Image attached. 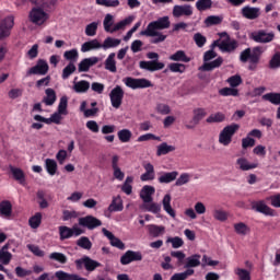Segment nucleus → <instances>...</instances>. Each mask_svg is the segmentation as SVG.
<instances>
[{
	"mask_svg": "<svg viewBox=\"0 0 280 280\" xmlns=\"http://www.w3.org/2000/svg\"><path fill=\"white\" fill-rule=\"evenodd\" d=\"M262 100L265 102H270V104H273L275 106L280 105V93L277 92H270L262 95Z\"/></svg>",
	"mask_w": 280,
	"mask_h": 280,
	"instance_id": "41",
	"label": "nucleus"
},
{
	"mask_svg": "<svg viewBox=\"0 0 280 280\" xmlns=\"http://www.w3.org/2000/svg\"><path fill=\"white\" fill-rule=\"evenodd\" d=\"M254 211H257L258 213H264V215H273V210L272 208L268 207L266 202L264 201H258L253 205Z\"/></svg>",
	"mask_w": 280,
	"mask_h": 280,
	"instance_id": "27",
	"label": "nucleus"
},
{
	"mask_svg": "<svg viewBox=\"0 0 280 280\" xmlns=\"http://www.w3.org/2000/svg\"><path fill=\"white\" fill-rule=\"evenodd\" d=\"M222 62H224V59L222 57H218L215 60L211 62H205L199 70L200 71H213V69H220L222 67Z\"/></svg>",
	"mask_w": 280,
	"mask_h": 280,
	"instance_id": "24",
	"label": "nucleus"
},
{
	"mask_svg": "<svg viewBox=\"0 0 280 280\" xmlns=\"http://www.w3.org/2000/svg\"><path fill=\"white\" fill-rule=\"evenodd\" d=\"M8 248H10V245L5 244L0 249V264H2L3 266H8V264L12 261V253L8 252Z\"/></svg>",
	"mask_w": 280,
	"mask_h": 280,
	"instance_id": "32",
	"label": "nucleus"
},
{
	"mask_svg": "<svg viewBox=\"0 0 280 280\" xmlns=\"http://www.w3.org/2000/svg\"><path fill=\"white\" fill-rule=\"evenodd\" d=\"M105 69L110 73H117V61L115 60V52L108 55L105 60Z\"/></svg>",
	"mask_w": 280,
	"mask_h": 280,
	"instance_id": "36",
	"label": "nucleus"
},
{
	"mask_svg": "<svg viewBox=\"0 0 280 280\" xmlns=\"http://www.w3.org/2000/svg\"><path fill=\"white\" fill-rule=\"evenodd\" d=\"M234 231L237 233V235H247L250 233V228H248L246 223L240 222L234 224Z\"/></svg>",
	"mask_w": 280,
	"mask_h": 280,
	"instance_id": "52",
	"label": "nucleus"
},
{
	"mask_svg": "<svg viewBox=\"0 0 280 280\" xmlns=\"http://www.w3.org/2000/svg\"><path fill=\"white\" fill-rule=\"evenodd\" d=\"M77 246H79V248H83V250H91V248H93V243L91 242L89 236H81L77 241Z\"/></svg>",
	"mask_w": 280,
	"mask_h": 280,
	"instance_id": "48",
	"label": "nucleus"
},
{
	"mask_svg": "<svg viewBox=\"0 0 280 280\" xmlns=\"http://www.w3.org/2000/svg\"><path fill=\"white\" fill-rule=\"evenodd\" d=\"M124 89L120 85H116L109 93V100L113 108H121V104L124 103Z\"/></svg>",
	"mask_w": 280,
	"mask_h": 280,
	"instance_id": "11",
	"label": "nucleus"
},
{
	"mask_svg": "<svg viewBox=\"0 0 280 280\" xmlns=\"http://www.w3.org/2000/svg\"><path fill=\"white\" fill-rule=\"evenodd\" d=\"M261 54H264V47L261 46H256L253 49L246 48L241 52L240 60L244 63L249 61L248 70L255 71L261 60Z\"/></svg>",
	"mask_w": 280,
	"mask_h": 280,
	"instance_id": "1",
	"label": "nucleus"
},
{
	"mask_svg": "<svg viewBox=\"0 0 280 280\" xmlns=\"http://www.w3.org/2000/svg\"><path fill=\"white\" fill-rule=\"evenodd\" d=\"M176 147L167 144V142H162L158 145L156 156H165V154H170V152H174Z\"/></svg>",
	"mask_w": 280,
	"mask_h": 280,
	"instance_id": "37",
	"label": "nucleus"
},
{
	"mask_svg": "<svg viewBox=\"0 0 280 280\" xmlns=\"http://www.w3.org/2000/svg\"><path fill=\"white\" fill-rule=\"evenodd\" d=\"M45 170L49 176H56V173L58 172V162L54 159H46Z\"/></svg>",
	"mask_w": 280,
	"mask_h": 280,
	"instance_id": "35",
	"label": "nucleus"
},
{
	"mask_svg": "<svg viewBox=\"0 0 280 280\" xmlns=\"http://www.w3.org/2000/svg\"><path fill=\"white\" fill-rule=\"evenodd\" d=\"M241 14L244 19H247L248 21H255L261 16V9L257 7H250V5H245L241 10Z\"/></svg>",
	"mask_w": 280,
	"mask_h": 280,
	"instance_id": "15",
	"label": "nucleus"
},
{
	"mask_svg": "<svg viewBox=\"0 0 280 280\" xmlns=\"http://www.w3.org/2000/svg\"><path fill=\"white\" fill-rule=\"evenodd\" d=\"M97 22H92L88 24L85 27L86 36H95V34H97Z\"/></svg>",
	"mask_w": 280,
	"mask_h": 280,
	"instance_id": "63",
	"label": "nucleus"
},
{
	"mask_svg": "<svg viewBox=\"0 0 280 280\" xmlns=\"http://www.w3.org/2000/svg\"><path fill=\"white\" fill-rule=\"evenodd\" d=\"M194 269H187L184 272L175 273L171 277V280H187V278L194 275Z\"/></svg>",
	"mask_w": 280,
	"mask_h": 280,
	"instance_id": "58",
	"label": "nucleus"
},
{
	"mask_svg": "<svg viewBox=\"0 0 280 280\" xmlns=\"http://www.w3.org/2000/svg\"><path fill=\"white\" fill-rule=\"evenodd\" d=\"M147 58H149L150 61H140V69H143L144 71H150L151 73L165 69V63L159 61V54L148 52Z\"/></svg>",
	"mask_w": 280,
	"mask_h": 280,
	"instance_id": "2",
	"label": "nucleus"
},
{
	"mask_svg": "<svg viewBox=\"0 0 280 280\" xmlns=\"http://www.w3.org/2000/svg\"><path fill=\"white\" fill-rule=\"evenodd\" d=\"M219 94L222 95L223 97H237L240 95V91L234 88H223L219 91Z\"/></svg>",
	"mask_w": 280,
	"mask_h": 280,
	"instance_id": "55",
	"label": "nucleus"
},
{
	"mask_svg": "<svg viewBox=\"0 0 280 280\" xmlns=\"http://www.w3.org/2000/svg\"><path fill=\"white\" fill-rule=\"evenodd\" d=\"M238 46L240 45L237 44V40L232 39L229 42V39H226L220 43L219 49H221L224 54H231L235 51V49H237Z\"/></svg>",
	"mask_w": 280,
	"mask_h": 280,
	"instance_id": "23",
	"label": "nucleus"
},
{
	"mask_svg": "<svg viewBox=\"0 0 280 280\" xmlns=\"http://www.w3.org/2000/svg\"><path fill=\"white\" fill-rule=\"evenodd\" d=\"M100 62V58L90 57L80 61L78 71L79 73H86L90 71L91 67H95Z\"/></svg>",
	"mask_w": 280,
	"mask_h": 280,
	"instance_id": "18",
	"label": "nucleus"
},
{
	"mask_svg": "<svg viewBox=\"0 0 280 280\" xmlns=\"http://www.w3.org/2000/svg\"><path fill=\"white\" fill-rule=\"evenodd\" d=\"M84 231L80 229L78 225H73L72 228H69L67 225L59 226V238L61 242H65V240H71V237H80V235H83Z\"/></svg>",
	"mask_w": 280,
	"mask_h": 280,
	"instance_id": "7",
	"label": "nucleus"
},
{
	"mask_svg": "<svg viewBox=\"0 0 280 280\" xmlns=\"http://www.w3.org/2000/svg\"><path fill=\"white\" fill-rule=\"evenodd\" d=\"M212 5H213V1H211V0H198L196 2V8L199 12H205L207 10H211Z\"/></svg>",
	"mask_w": 280,
	"mask_h": 280,
	"instance_id": "53",
	"label": "nucleus"
},
{
	"mask_svg": "<svg viewBox=\"0 0 280 280\" xmlns=\"http://www.w3.org/2000/svg\"><path fill=\"white\" fill-rule=\"evenodd\" d=\"M192 124L194 125H186L187 130H194L200 121L207 116V109L202 107H197L192 110Z\"/></svg>",
	"mask_w": 280,
	"mask_h": 280,
	"instance_id": "17",
	"label": "nucleus"
},
{
	"mask_svg": "<svg viewBox=\"0 0 280 280\" xmlns=\"http://www.w3.org/2000/svg\"><path fill=\"white\" fill-rule=\"evenodd\" d=\"M109 213H117L119 211H124V199L121 196L113 197L110 205L107 208Z\"/></svg>",
	"mask_w": 280,
	"mask_h": 280,
	"instance_id": "22",
	"label": "nucleus"
},
{
	"mask_svg": "<svg viewBox=\"0 0 280 280\" xmlns=\"http://www.w3.org/2000/svg\"><path fill=\"white\" fill-rule=\"evenodd\" d=\"M226 119V116L222 114V112H218L215 114H211L207 119V124H222Z\"/></svg>",
	"mask_w": 280,
	"mask_h": 280,
	"instance_id": "45",
	"label": "nucleus"
},
{
	"mask_svg": "<svg viewBox=\"0 0 280 280\" xmlns=\"http://www.w3.org/2000/svg\"><path fill=\"white\" fill-rule=\"evenodd\" d=\"M240 130V125L232 124L223 128V130L219 135V143L221 145H231V142L233 141V136L235 132Z\"/></svg>",
	"mask_w": 280,
	"mask_h": 280,
	"instance_id": "4",
	"label": "nucleus"
},
{
	"mask_svg": "<svg viewBox=\"0 0 280 280\" xmlns=\"http://www.w3.org/2000/svg\"><path fill=\"white\" fill-rule=\"evenodd\" d=\"M168 69L172 73H185L187 67L185 63L173 62L168 65Z\"/></svg>",
	"mask_w": 280,
	"mask_h": 280,
	"instance_id": "57",
	"label": "nucleus"
},
{
	"mask_svg": "<svg viewBox=\"0 0 280 280\" xmlns=\"http://www.w3.org/2000/svg\"><path fill=\"white\" fill-rule=\"evenodd\" d=\"M79 226L93 231L97 226H102V221L93 215H86L79 218Z\"/></svg>",
	"mask_w": 280,
	"mask_h": 280,
	"instance_id": "13",
	"label": "nucleus"
},
{
	"mask_svg": "<svg viewBox=\"0 0 280 280\" xmlns=\"http://www.w3.org/2000/svg\"><path fill=\"white\" fill-rule=\"evenodd\" d=\"M45 94H46V96L43 98V103L46 106H54V104H56V100H57L56 91L51 88H48L45 90Z\"/></svg>",
	"mask_w": 280,
	"mask_h": 280,
	"instance_id": "31",
	"label": "nucleus"
},
{
	"mask_svg": "<svg viewBox=\"0 0 280 280\" xmlns=\"http://www.w3.org/2000/svg\"><path fill=\"white\" fill-rule=\"evenodd\" d=\"M55 277L57 280H86V278H82L77 273H69L67 271H56Z\"/></svg>",
	"mask_w": 280,
	"mask_h": 280,
	"instance_id": "25",
	"label": "nucleus"
},
{
	"mask_svg": "<svg viewBox=\"0 0 280 280\" xmlns=\"http://www.w3.org/2000/svg\"><path fill=\"white\" fill-rule=\"evenodd\" d=\"M156 191V189L153 186L150 185H145L142 187L141 191H140V198L141 200L148 205L150 202H152L153 198L152 196H154V192Z\"/></svg>",
	"mask_w": 280,
	"mask_h": 280,
	"instance_id": "20",
	"label": "nucleus"
},
{
	"mask_svg": "<svg viewBox=\"0 0 280 280\" xmlns=\"http://www.w3.org/2000/svg\"><path fill=\"white\" fill-rule=\"evenodd\" d=\"M147 228L151 237H161L165 234V226L163 225L149 224Z\"/></svg>",
	"mask_w": 280,
	"mask_h": 280,
	"instance_id": "33",
	"label": "nucleus"
},
{
	"mask_svg": "<svg viewBox=\"0 0 280 280\" xmlns=\"http://www.w3.org/2000/svg\"><path fill=\"white\" fill-rule=\"evenodd\" d=\"M122 82L128 89H132L133 91L137 89H150L152 86V82L145 78L135 79L132 77H127L122 79Z\"/></svg>",
	"mask_w": 280,
	"mask_h": 280,
	"instance_id": "8",
	"label": "nucleus"
},
{
	"mask_svg": "<svg viewBox=\"0 0 280 280\" xmlns=\"http://www.w3.org/2000/svg\"><path fill=\"white\" fill-rule=\"evenodd\" d=\"M235 275L240 278V280H250V271L242 268L235 269Z\"/></svg>",
	"mask_w": 280,
	"mask_h": 280,
	"instance_id": "62",
	"label": "nucleus"
},
{
	"mask_svg": "<svg viewBox=\"0 0 280 280\" xmlns=\"http://www.w3.org/2000/svg\"><path fill=\"white\" fill-rule=\"evenodd\" d=\"M115 25V18L110 13L105 15L103 27L107 34H113V26Z\"/></svg>",
	"mask_w": 280,
	"mask_h": 280,
	"instance_id": "44",
	"label": "nucleus"
},
{
	"mask_svg": "<svg viewBox=\"0 0 280 280\" xmlns=\"http://www.w3.org/2000/svg\"><path fill=\"white\" fill-rule=\"evenodd\" d=\"M280 67V54H275L269 61V69H279Z\"/></svg>",
	"mask_w": 280,
	"mask_h": 280,
	"instance_id": "64",
	"label": "nucleus"
},
{
	"mask_svg": "<svg viewBox=\"0 0 280 280\" xmlns=\"http://www.w3.org/2000/svg\"><path fill=\"white\" fill-rule=\"evenodd\" d=\"M236 165L238 166V170L242 172H248L250 170H256L257 164L253 163L250 164L246 158H240L236 160Z\"/></svg>",
	"mask_w": 280,
	"mask_h": 280,
	"instance_id": "34",
	"label": "nucleus"
},
{
	"mask_svg": "<svg viewBox=\"0 0 280 280\" xmlns=\"http://www.w3.org/2000/svg\"><path fill=\"white\" fill-rule=\"evenodd\" d=\"M10 172L13 178H15V180H18L20 185H25V173L23 172V170L10 166Z\"/></svg>",
	"mask_w": 280,
	"mask_h": 280,
	"instance_id": "40",
	"label": "nucleus"
},
{
	"mask_svg": "<svg viewBox=\"0 0 280 280\" xmlns=\"http://www.w3.org/2000/svg\"><path fill=\"white\" fill-rule=\"evenodd\" d=\"M51 261H58V264H67V256L59 252H54L49 255Z\"/></svg>",
	"mask_w": 280,
	"mask_h": 280,
	"instance_id": "56",
	"label": "nucleus"
},
{
	"mask_svg": "<svg viewBox=\"0 0 280 280\" xmlns=\"http://www.w3.org/2000/svg\"><path fill=\"white\" fill-rule=\"evenodd\" d=\"M249 38L254 40V43H260L262 45H266L268 43H272L275 40V32L266 31V30H259L249 35Z\"/></svg>",
	"mask_w": 280,
	"mask_h": 280,
	"instance_id": "9",
	"label": "nucleus"
},
{
	"mask_svg": "<svg viewBox=\"0 0 280 280\" xmlns=\"http://www.w3.org/2000/svg\"><path fill=\"white\" fill-rule=\"evenodd\" d=\"M67 106H69V98L67 96H61L58 105L59 115H67Z\"/></svg>",
	"mask_w": 280,
	"mask_h": 280,
	"instance_id": "59",
	"label": "nucleus"
},
{
	"mask_svg": "<svg viewBox=\"0 0 280 280\" xmlns=\"http://www.w3.org/2000/svg\"><path fill=\"white\" fill-rule=\"evenodd\" d=\"M74 265L77 270H82L83 268H85L88 272H93L96 268L102 267V264L100 261L93 260L89 256H83L82 258L77 259L74 261Z\"/></svg>",
	"mask_w": 280,
	"mask_h": 280,
	"instance_id": "5",
	"label": "nucleus"
},
{
	"mask_svg": "<svg viewBox=\"0 0 280 280\" xmlns=\"http://www.w3.org/2000/svg\"><path fill=\"white\" fill-rule=\"evenodd\" d=\"M163 209L171 215V218H176V211L172 208V196L170 194L165 195L162 200Z\"/></svg>",
	"mask_w": 280,
	"mask_h": 280,
	"instance_id": "28",
	"label": "nucleus"
},
{
	"mask_svg": "<svg viewBox=\"0 0 280 280\" xmlns=\"http://www.w3.org/2000/svg\"><path fill=\"white\" fill-rule=\"evenodd\" d=\"M101 45L103 49H112L113 47H119V45H121V39L107 37Z\"/></svg>",
	"mask_w": 280,
	"mask_h": 280,
	"instance_id": "46",
	"label": "nucleus"
},
{
	"mask_svg": "<svg viewBox=\"0 0 280 280\" xmlns=\"http://www.w3.org/2000/svg\"><path fill=\"white\" fill-rule=\"evenodd\" d=\"M43 222V214L40 212H36L35 215L31 217L28 220V224L31 229H38Z\"/></svg>",
	"mask_w": 280,
	"mask_h": 280,
	"instance_id": "50",
	"label": "nucleus"
},
{
	"mask_svg": "<svg viewBox=\"0 0 280 280\" xmlns=\"http://www.w3.org/2000/svg\"><path fill=\"white\" fill-rule=\"evenodd\" d=\"M117 135L121 143H128L132 139V131L130 129H121Z\"/></svg>",
	"mask_w": 280,
	"mask_h": 280,
	"instance_id": "51",
	"label": "nucleus"
},
{
	"mask_svg": "<svg viewBox=\"0 0 280 280\" xmlns=\"http://www.w3.org/2000/svg\"><path fill=\"white\" fill-rule=\"evenodd\" d=\"M75 63L69 62L67 67L63 68L61 78L62 80H69L73 73H75Z\"/></svg>",
	"mask_w": 280,
	"mask_h": 280,
	"instance_id": "49",
	"label": "nucleus"
},
{
	"mask_svg": "<svg viewBox=\"0 0 280 280\" xmlns=\"http://www.w3.org/2000/svg\"><path fill=\"white\" fill-rule=\"evenodd\" d=\"M143 255L141 252H135V250H127L121 257H120V264L121 266H128L129 264H132V261H142Z\"/></svg>",
	"mask_w": 280,
	"mask_h": 280,
	"instance_id": "14",
	"label": "nucleus"
},
{
	"mask_svg": "<svg viewBox=\"0 0 280 280\" xmlns=\"http://www.w3.org/2000/svg\"><path fill=\"white\" fill-rule=\"evenodd\" d=\"M93 49H102V44L97 39H92L90 42H85L81 46V51L86 54L88 51H93Z\"/></svg>",
	"mask_w": 280,
	"mask_h": 280,
	"instance_id": "29",
	"label": "nucleus"
},
{
	"mask_svg": "<svg viewBox=\"0 0 280 280\" xmlns=\"http://www.w3.org/2000/svg\"><path fill=\"white\" fill-rule=\"evenodd\" d=\"M194 14V8L191 4L179 5L176 4L173 7V16L174 19H180V16H191Z\"/></svg>",
	"mask_w": 280,
	"mask_h": 280,
	"instance_id": "16",
	"label": "nucleus"
},
{
	"mask_svg": "<svg viewBox=\"0 0 280 280\" xmlns=\"http://www.w3.org/2000/svg\"><path fill=\"white\" fill-rule=\"evenodd\" d=\"M12 27H14V16H7L0 20V40L10 38L12 34Z\"/></svg>",
	"mask_w": 280,
	"mask_h": 280,
	"instance_id": "10",
	"label": "nucleus"
},
{
	"mask_svg": "<svg viewBox=\"0 0 280 280\" xmlns=\"http://www.w3.org/2000/svg\"><path fill=\"white\" fill-rule=\"evenodd\" d=\"M97 5H103L104 8H119V0H96Z\"/></svg>",
	"mask_w": 280,
	"mask_h": 280,
	"instance_id": "61",
	"label": "nucleus"
},
{
	"mask_svg": "<svg viewBox=\"0 0 280 280\" xmlns=\"http://www.w3.org/2000/svg\"><path fill=\"white\" fill-rule=\"evenodd\" d=\"M0 217L1 218H12V202L10 200H2L0 202Z\"/></svg>",
	"mask_w": 280,
	"mask_h": 280,
	"instance_id": "26",
	"label": "nucleus"
},
{
	"mask_svg": "<svg viewBox=\"0 0 280 280\" xmlns=\"http://www.w3.org/2000/svg\"><path fill=\"white\" fill-rule=\"evenodd\" d=\"M49 73V63L45 59L37 60V63L32 67L26 75H47Z\"/></svg>",
	"mask_w": 280,
	"mask_h": 280,
	"instance_id": "12",
	"label": "nucleus"
},
{
	"mask_svg": "<svg viewBox=\"0 0 280 280\" xmlns=\"http://www.w3.org/2000/svg\"><path fill=\"white\" fill-rule=\"evenodd\" d=\"M168 60H172L173 62H191V58L185 54V50H177L168 57Z\"/></svg>",
	"mask_w": 280,
	"mask_h": 280,
	"instance_id": "30",
	"label": "nucleus"
},
{
	"mask_svg": "<svg viewBox=\"0 0 280 280\" xmlns=\"http://www.w3.org/2000/svg\"><path fill=\"white\" fill-rule=\"evenodd\" d=\"M178 178V171L173 172H162L158 178L161 185H170V183H174Z\"/></svg>",
	"mask_w": 280,
	"mask_h": 280,
	"instance_id": "19",
	"label": "nucleus"
},
{
	"mask_svg": "<svg viewBox=\"0 0 280 280\" xmlns=\"http://www.w3.org/2000/svg\"><path fill=\"white\" fill-rule=\"evenodd\" d=\"M170 18L163 16L159 18L156 21L150 22L147 28L142 32H149V34L154 35L155 32H159L161 30H170Z\"/></svg>",
	"mask_w": 280,
	"mask_h": 280,
	"instance_id": "6",
	"label": "nucleus"
},
{
	"mask_svg": "<svg viewBox=\"0 0 280 280\" xmlns=\"http://www.w3.org/2000/svg\"><path fill=\"white\" fill-rule=\"evenodd\" d=\"M28 21L33 23V25H45L47 21H49V14L45 12L42 5L33 8L28 13Z\"/></svg>",
	"mask_w": 280,
	"mask_h": 280,
	"instance_id": "3",
	"label": "nucleus"
},
{
	"mask_svg": "<svg viewBox=\"0 0 280 280\" xmlns=\"http://www.w3.org/2000/svg\"><path fill=\"white\" fill-rule=\"evenodd\" d=\"M198 266H200V255L195 254L186 258V264L184 268L191 270V268H198Z\"/></svg>",
	"mask_w": 280,
	"mask_h": 280,
	"instance_id": "38",
	"label": "nucleus"
},
{
	"mask_svg": "<svg viewBox=\"0 0 280 280\" xmlns=\"http://www.w3.org/2000/svg\"><path fill=\"white\" fill-rule=\"evenodd\" d=\"M224 18L222 15H209L205 20L206 27H211L213 25H221Z\"/></svg>",
	"mask_w": 280,
	"mask_h": 280,
	"instance_id": "43",
	"label": "nucleus"
},
{
	"mask_svg": "<svg viewBox=\"0 0 280 280\" xmlns=\"http://www.w3.org/2000/svg\"><path fill=\"white\" fill-rule=\"evenodd\" d=\"M132 183H135V177L127 176L121 186V191L127 196H130V194H132Z\"/></svg>",
	"mask_w": 280,
	"mask_h": 280,
	"instance_id": "47",
	"label": "nucleus"
},
{
	"mask_svg": "<svg viewBox=\"0 0 280 280\" xmlns=\"http://www.w3.org/2000/svg\"><path fill=\"white\" fill-rule=\"evenodd\" d=\"M171 257L177 259L176 266L180 267L185 264V257H187V255H185V252L183 250H172Z\"/></svg>",
	"mask_w": 280,
	"mask_h": 280,
	"instance_id": "54",
	"label": "nucleus"
},
{
	"mask_svg": "<svg viewBox=\"0 0 280 280\" xmlns=\"http://www.w3.org/2000/svg\"><path fill=\"white\" fill-rule=\"evenodd\" d=\"M132 21H135V16L129 15L125 20H121L120 22L116 23L113 26V34H115V32H119V30H126V27H128V25H130Z\"/></svg>",
	"mask_w": 280,
	"mask_h": 280,
	"instance_id": "39",
	"label": "nucleus"
},
{
	"mask_svg": "<svg viewBox=\"0 0 280 280\" xmlns=\"http://www.w3.org/2000/svg\"><path fill=\"white\" fill-rule=\"evenodd\" d=\"M140 36H147L151 38L150 43L152 45H159V43H164V40L167 38V35H164L163 33L155 31L154 35L149 34L148 31H141Z\"/></svg>",
	"mask_w": 280,
	"mask_h": 280,
	"instance_id": "21",
	"label": "nucleus"
},
{
	"mask_svg": "<svg viewBox=\"0 0 280 280\" xmlns=\"http://www.w3.org/2000/svg\"><path fill=\"white\" fill-rule=\"evenodd\" d=\"M91 89V83L86 80H81L73 85V91L75 93H86Z\"/></svg>",
	"mask_w": 280,
	"mask_h": 280,
	"instance_id": "42",
	"label": "nucleus"
},
{
	"mask_svg": "<svg viewBox=\"0 0 280 280\" xmlns=\"http://www.w3.org/2000/svg\"><path fill=\"white\" fill-rule=\"evenodd\" d=\"M167 244H172V248H183L185 245V241L183 238L175 236V237H168L166 240Z\"/></svg>",
	"mask_w": 280,
	"mask_h": 280,
	"instance_id": "60",
	"label": "nucleus"
}]
</instances>
